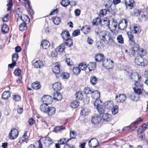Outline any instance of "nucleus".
Returning <instances> with one entry per match:
<instances>
[{
	"mask_svg": "<svg viewBox=\"0 0 148 148\" xmlns=\"http://www.w3.org/2000/svg\"><path fill=\"white\" fill-rule=\"evenodd\" d=\"M53 98L55 100H60L62 98V95L60 92H56L54 93L53 95Z\"/></svg>",
	"mask_w": 148,
	"mask_h": 148,
	"instance_id": "15",
	"label": "nucleus"
},
{
	"mask_svg": "<svg viewBox=\"0 0 148 148\" xmlns=\"http://www.w3.org/2000/svg\"><path fill=\"white\" fill-rule=\"evenodd\" d=\"M77 134L76 132L70 130V138L68 139V141H69L73 139H75L76 137Z\"/></svg>",
	"mask_w": 148,
	"mask_h": 148,
	"instance_id": "37",
	"label": "nucleus"
},
{
	"mask_svg": "<svg viewBox=\"0 0 148 148\" xmlns=\"http://www.w3.org/2000/svg\"><path fill=\"white\" fill-rule=\"evenodd\" d=\"M87 67V65L84 62L81 63L78 66V67L80 70H85Z\"/></svg>",
	"mask_w": 148,
	"mask_h": 148,
	"instance_id": "46",
	"label": "nucleus"
},
{
	"mask_svg": "<svg viewBox=\"0 0 148 148\" xmlns=\"http://www.w3.org/2000/svg\"><path fill=\"white\" fill-rule=\"evenodd\" d=\"M61 36L63 39L66 40L69 38L70 34L68 32L64 31L62 32L61 34Z\"/></svg>",
	"mask_w": 148,
	"mask_h": 148,
	"instance_id": "20",
	"label": "nucleus"
},
{
	"mask_svg": "<svg viewBox=\"0 0 148 148\" xmlns=\"http://www.w3.org/2000/svg\"><path fill=\"white\" fill-rule=\"evenodd\" d=\"M32 87L34 89L37 90L40 88V85L39 82H36L32 84Z\"/></svg>",
	"mask_w": 148,
	"mask_h": 148,
	"instance_id": "38",
	"label": "nucleus"
},
{
	"mask_svg": "<svg viewBox=\"0 0 148 148\" xmlns=\"http://www.w3.org/2000/svg\"><path fill=\"white\" fill-rule=\"evenodd\" d=\"M69 141H68V139L66 140L65 138H63L60 140L59 142L60 144L61 145H63L67 143Z\"/></svg>",
	"mask_w": 148,
	"mask_h": 148,
	"instance_id": "62",
	"label": "nucleus"
},
{
	"mask_svg": "<svg viewBox=\"0 0 148 148\" xmlns=\"http://www.w3.org/2000/svg\"><path fill=\"white\" fill-rule=\"evenodd\" d=\"M50 46L49 42L47 40H43L41 44V46L44 49H47Z\"/></svg>",
	"mask_w": 148,
	"mask_h": 148,
	"instance_id": "29",
	"label": "nucleus"
},
{
	"mask_svg": "<svg viewBox=\"0 0 148 148\" xmlns=\"http://www.w3.org/2000/svg\"><path fill=\"white\" fill-rule=\"evenodd\" d=\"M92 91L89 87L85 88L84 89V93L86 94H91Z\"/></svg>",
	"mask_w": 148,
	"mask_h": 148,
	"instance_id": "55",
	"label": "nucleus"
},
{
	"mask_svg": "<svg viewBox=\"0 0 148 148\" xmlns=\"http://www.w3.org/2000/svg\"><path fill=\"white\" fill-rule=\"evenodd\" d=\"M115 99L118 102L122 103L126 100L127 97L124 94H119L118 95H116Z\"/></svg>",
	"mask_w": 148,
	"mask_h": 148,
	"instance_id": "10",
	"label": "nucleus"
},
{
	"mask_svg": "<svg viewBox=\"0 0 148 148\" xmlns=\"http://www.w3.org/2000/svg\"><path fill=\"white\" fill-rule=\"evenodd\" d=\"M143 119L139 117L138 118L137 120L132 123L131 125V126H132L135 128L134 129L136 128V125H138L140 122L142 121Z\"/></svg>",
	"mask_w": 148,
	"mask_h": 148,
	"instance_id": "36",
	"label": "nucleus"
},
{
	"mask_svg": "<svg viewBox=\"0 0 148 148\" xmlns=\"http://www.w3.org/2000/svg\"><path fill=\"white\" fill-rule=\"evenodd\" d=\"M112 33L106 31H102L100 33L101 38L108 44L111 45L114 41L112 37L111 36V34Z\"/></svg>",
	"mask_w": 148,
	"mask_h": 148,
	"instance_id": "3",
	"label": "nucleus"
},
{
	"mask_svg": "<svg viewBox=\"0 0 148 148\" xmlns=\"http://www.w3.org/2000/svg\"><path fill=\"white\" fill-rule=\"evenodd\" d=\"M134 92L136 94L137 96H136L134 93H132L130 95V98L134 101H137L139 99V95L140 94H137L135 92Z\"/></svg>",
	"mask_w": 148,
	"mask_h": 148,
	"instance_id": "33",
	"label": "nucleus"
},
{
	"mask_svg": "<svg viewBox=\"0 0 148 148\" xmlns=\"http://www.w3.org/2000/svg\"><path fill=\"white\" fill-rule=\"evenodd\" d=\"M80 70L78 67H74L73 68V73L75 75H78L80 72Z\"/></svg>",
	"mask_w": 148,
	"mask_h": 148,
	"instance_id": "52",
	"label": "nucleus"
},
{
	"mask_svg": "<svg viewBox=\"0 0 148 148\" xmlns=\"http://www.w3.org/2000/svg\"><path fill=\"white\" fill-rule=\"evenodd\" d=\"M34 66L37 68H40L43 67V63L40 60L36 61L34 64Z\"/></svg>",
	"mask_w": 148,
	"mask_h": 148,
	"instance_id": "28",
	"label": "nucleus"
},
{
	"mask_svg": "<svg viewBox=\"0 0 148 148\" xmlns=\"http://www.w3.org/2000/svg\"><path fill=\"white\" fill-rule=\"evenodd\" d=\"M101 120V118L99 115H95L92 117L91 121V122L95 124H97L99 123Z\"/></svg>",
	"mask_w": 148,
	"mask_h": 148,
	"instance_id": "13",
	"label": "nucleus"
},
{
	"mask_svg": "<svg viewBox=\"0 0 148 148\" xmlns=\"http://www.w3.org/2000/svg\"><path fill=\"white\" fill-rule=\"evenodd\" d=\"M118 42L120 44L123 43V39L121 35L119 36L117 38Z\"/></svg>",
	"mask_w": 148,
	"mask_h": 148,
	"instance_id": "57",
	"label": "nucleus"
},
{
	"mask_svg": "<svg viewBox=\"0 0 148 148\" xmlns=\"http://www.w3.org/2000/svg\"><path fill=\"white\" fill-rule=\"evenodd\" d=\"M21 70L19 68L17 69L14 70V73L16 76H19L21 75Z\"/></svg>",
	"mask_w": 148,
	"mask_h": 148,
	"instance_id": "56",
	"label": "nucleus"
},
{
	"mask_svg": "<svg viewBox=\"0 0 148 148\" xmlns=\"http://www.w3.org/2000/svg\"><path fill=\"white\" fill-rule=\"evenodd\" d=\"M138 51V54L140 56V57H142L144 56L146 54L145 52L144 51L143 49L142 48L140 49L139 48L137 51Z\"/></svg>",
	"mask_w": 148,
	"mask_h": 148,
	"instance_id": "49",
	"label": "nucleus"
},
{
	"mask_svg": "<svg viewBox=\"0 0 148 148\" xmlns=\"http://www.w3.org/2000/svg\"><path fill=\"white\" fill-rule=\"evenodd\" d=\"M18 57V55L17 53L15 52L13 53L12 55V62H16L17 60Z\"/></svg>",
	"mask_w": 148,
	"mask_h": 148,
	"instance_id": "48",
	"label": "nucleus"
},
{
	"mask_svg": "<svg viewBox=\"0 0 148 148\" xmlns=\"http://www.w3.org/2000/svg\"><path fill=\"white\" fill-rule=\"evenodd\" d=\"M60 66L58 64L56 65L53 69V71L55 73L57 74V75H59V73L60 71Z\"/></svg>",
	"mask_w": 148,
	"mask_h": 148,
	"instance_id": "30",
	"label": "nucleus"
},
{
	"mask_svg": "<svg viewBox=\"0 0 148 148\" xmlns=\"http://www.w3.org/2000/svg\"><path fill=\"white\" fill-rule=\"evenodd\" d=\"M112 112L113 115H115L118 112V106L116 105L112 108Z\"/></svg>",
	"mask_w": 148,
	"mask_h": 148,
	"instance_id": "47",
	"label": "nucleus"
},
{
	"mask_svg": "<svg viewBox=\"0 0 148 148\" xmlns=\"http://www.w3.org/2000/svg\"><path fill=\"white\" fill-rule=\"evenodd\" d=\"M102 65L107 69H111L113 67V61L110 59L104 60L103 62Z\"/></svg>",
	"mask_w": 148,
	"mask_h": 148,
	"instance_id": "5",
	"label": "nucleus"
},
{
	"mask_svg": "<svg viewBox=\"0 0 148 148\" xmlns=\"http://www.w3.org/2000/svg\"><path fill=\"white\" fill-rule=\"evenodd\" d=\"M87 67L90 71H91L94 70L96 67V63L95 62H90L87 65Z\"/></svg>",
	"mask_w": 148,
	"mask_h": 148,
	"instance_id": "32",
	"label": "nucleus"
},
{
	"mask_svg": "<svg viewBox=\"0 0 148 148\" xmlns=\"http://www.w3.org/2000/svg\"><path fill=\"white\" fill-rule=\"evenodd\" d=\"M91 95L92 97L95 99H98L100 97V93L97 90L93 91Z\"/></svg>",
	"mask_w": 148,
	"mask_h": 148,
	"instance_id": "19",
	"label": "nucleus"
},
{
	"mask_svg": "<svg viewBox=\"0 0 148 148\" xmlns=\"http://www.w3.org/2000/svg\"><path fill=\"white\" fill-rule=\"evenodd\" d=\"M17 14L18 15V17L17 18V21L18 22L20 20H21L22 21L24 22L26 21L23 19V18H25V19H29V18L27 16V15H21V14H19L17 12Z\"/></svg>",
	"mask_w": 148,
	"mask_h": 148,
	"instance_id": "25",
	"label": "nucleus"
},
{
	"mask_svg": "<svg viewBox=\"0 0 148 148\" xmlns=\"http://www.w3.org/2000/svg\"><path fill=\"white\" fill-rule=\"evenodd\" d=\"M98 81V79L95 76H92L91 77L90 79V82L91 84L93 85H95Z\"/></svg>",
	"mask_w": 148,
	"mask_h": 148,
	"instance_id": "43",
	"label": "nucleus"
},
{
	"mask_svg": "<svg viewBox=\"0 0 148 148\" xmlns=\"http://www.w3.org/2000/svg\"><path fill=\"white\" fill-rule=\"evenodd\" d=\"M148 127V122L144 123L140 126L138 130H140L142 131H144Z\"/></svg>",
	"mask_w": 148,
	"mask_h": 148,
	"instance_id": "51",
	"label": "nucleus"
},
{
	"mask_svg": "<svg viewBox=\"0 0 148 148\" xmlns=\"http://www.w3.org/2000/svg\"><path fill=\"white\" fill-rule=\"evenodd\" d=\"M10 96V94L9 92L7 91L4 92L2 95V97L3 99H7L9 98Z\"/></svg>",
	"mask_w": 148,
	"mask_h": 148,
	"instance_id": "39",
	"label": "nucleus"
},
{
	"mask_svg": "<svg viewBox=\"0 0 148 148\" xmlns=\"http://www.w3.org/2000/svg\"><path fill=\"white\" fill-rule=\"evenodd\" d=\"M138 137L141 140L144 141L145 139V136L144 133L140 130H138L137 131Z\"/></svg>",
	"mask_w": 148,
	"mask_h": 148,
	"instance_id": "24",
	"label": "nucleus"
},
{
	"mask_svg": "<svg viewBox=\"0 0 148 148\" xmlns=\"http://www.w3.org/2000/svg\"><path fill=\"white\" fill-rule=\"evenodd\" d=\"M102 19L101 20L99 17L96 18L93 20L92 24L93 25H98L101 24Z\"/></svg>",
	"mask_w": 148,
	"mask_h": 148,
	"instance_id": "23",
	"label": "nucleus"
},
{
	"mask_svg": "<svg viewBox=\"0 0 148 148\" xmlns=\"http://www.w3.org/2000/svg\"><path fill=\"white\" fill-rule=\"evenodd\" d=\"M70 76L69 73L66 72H63L59 75H56L57 78H58L60 76L63 79H68Z\"/></svg>",
	"mask_w": 148,
	"mask_h": 148,
	"instance_id": "17",
	"label": "nucleus"
},
{
	"mask_svg": "<svg viewBox=\"0 0 148 148\" xmlns=\"http://www.w3.org/2000/svg\"><path fill=\"white\" fill-rule=\"evenodd\" d=\"M102 118L104 121H109L111 119V115L107 113L103 114Z\"/></svg>",
	"mask_w": 148,
	"mask_h": 148,
	"instance_id": "27",
	"label": "nucleus"
},
{
	"mask_svg": "<svg viewBox=\"0 0 148 148\" xmlns=\"http://www.w3.org/2000/svg\"><path fill=\"white\" fill-rule=\"evenodd\" d=\"M80 34V31L79 29H77L74 31L72 35L74 36H77L79 35Z\"/></svg>",
	"mask_w": 148,
	"mask_h": 148,
	"instance_id": "63",
	"label": "nucleus"
},
{
	"mask_svg": "<svg viewBox=\"0 0 148 148\" xmlns=\"http://www.w3.org/2000/svg\"><path fill=\"white\" fill-rule=\"evenodd\" d=\"M127 34L131 45V49L129 50V54L130 55H134L135 52L138 49L139 46L137 44L135 43L133 34L131 33L128 32H127Z\"/></svg>",
	"mask_w": 148,
	"mask_h": 148,
	"instance_id": "2",
	"label": "nucleus"
},
{
	"mask_svg": "<svg viewBox=\"0 0 148 148\" xmlns=\"http://www.w3.org/2000/svg\"><path fill=\"white\" fill-rule=\"evenodd\" d=\"M125 5L126 6L129 7L130 9H132L135 5V3L134 0H129L127 3L126 0H125Z\"/></svg>",
	"mask_w": 148,
	"mask_h": 148,
	"instance_id": "14",
	"label": "nucleus"
},
{
	"mask_svg": "<svg viewBox=\"0 0 148 148\" xmlns=\"http://www.w3.org/2000/svg\"><path fill=\"white\" fill-rule=\"evenodd\" d=\"M117 21L114 19L113 20L110 24H109L108 27L111 30H114L117 27Z\"/></svg>",
	"mask_w": 148,
	"mask_h": 148,
	"instance_id": "16",
	"label": "nucleus"
},
{
	"mask_svg": "<svg viewBox=\"0 0 148 148\" xmlns=\"http://www.w3.org/2000/svg\"><path fill=\"white\" fill-rule=\"evenodd\" d=\"M13 99L15 101H19L21 100V97L18 95H14L12 96Z\"/></svg>",
	"mask_w": 148,
	"mask_h": 148,
	"instance_id": "59",
	"label": "nucleus"
},
{
	"mask_svg": "<svg viewBox=\"0 0 148 148\" xmlns=\"http://www.w3.org/2000/svg\"><path fill=\"white\" fill-rule=\"evenodd\" d=\"M43 104H42L48 105L51 104L52 102V97L49 95H45L44 96L42 99Z\"/></svg>",
	"mask_w": 148,
	"mask_h": 148,
	"instance_id": "9",
	"label": "nucleus"
},
{
	"mask_svg": "<svg viewBox=\"0 0 148 148\" xmlns=\"http://www.w3.org/2000/svg\"><path fill=\"white\" fill-rule=\"evenodd\" d=\"M131 78L135 81L134 87H133L134 92L137 94H140L142 92L141 89L142 85L140 83L141 77L137 73L134 72L130 75Z\"/></svg>",
	"mask_w": 148,
	"mask_h": 148,
	"instance_id": "1",
	"label": "nucleus"
},
{
	"mask_svg": "<svg viewBox=\"0 0 148 148\" xmlns=\"http://www.w3.org/2000/svg\"><path fill=\"white\" fill-rule=\"evenodd\" d=\"M65 62L68 65L71 66L73 65V62L70 58H67L65 60Z\"/></svg>",
	"mask_w": 148,
	"mask_h": 148,
	"instance_id": "60",
	"label": "nucleus"
},
{
	"mask_svg": "<svg viewBox=\"0 0 148 148\" xmlns=\"http://www.w3.org/2000/svg\"><path fill=\"white\" fill-rule=\"evenodd\" d=\"M104 106L107 109H111L114 106L113 102L112 101L106 102L104 103Z\"/></svg>",
	"mask_w": 148,
	"mask_h": 148,
	"instance_id": "26",
	"label": "nucleus"
},
{
	"mask_svg": "<svg viewBox=\"0 0 148 148\" xmlns=\"http://www.w3.org/2000/svg\"><path fill=\"white\" fill-rule=\"evenodd\" d=\"M65 49V45L64 44H61L59 46L57 47L56 51H57L62 52Z\"/></svg>",
	"mask_w": 148,
	"mask_h": 148,
	"instance_id": "41",
	"label": "nucleus"
},
{
	"mask_svg": "<svg viewBox=\"0 0 148 148\" xmlns=\"http://www.w3.org/2000/svg\"><path fill=\"white\" fill-rule=\"evenodd\" d=\"M66 129L65 127L61 125L59 126H56L54 127L53 131V132L58 133V132H61L62 131Z\"/></svg>",
	"mask_w": 148,
	"mask_h": 148,
	"instance_id": "22",
	"label": "nucleus"
},
{
	"mask_svg": "<svg viewBox=\"0 0 148 148\" xmlns=\"http://www.w3.org/2000/svg\"><path fill=\"white\" fill-rule=\"evenodd\" d=\"M40 109L41 112L49 116L54 115L56 111V108L54 107H50L45 104L41 105Z\"/></svg>",
	"mask_w": 148,
	"mask_h": 148,
	"instance_id": "4",
	"label": "nucleus"
},
{
	"mask_svg": "<svg viewBox=\"0 0 148 148\" xmlns=\"http://www.w3.org/2000/svg\"><path fill=\"white\" fill-rule=\"evenodd\" d=\"M70 3L69 0H62L61 3V5L64 7H66L68 6Z\"/></svg>",
	"mask_w": 148,
	"mask_h": 148,
	"instance_id": "53",
	"label": "nucleus"
},
{
	"mask_svg": "<svg viewBox=\"0 0 148 148\" xmlns=\"http://www.w3.org/2000/svg\"><path fill=\"white\" fill-rule=\"evenodd\" d=\"M9 30L8 26L5 24H3L1 27V31L3 34L6 33Z\"/></svg>",
	"mask_w": 148,
	"mask_h": 148,
	"instance_id": "42",
	"label": "nucleus"
},
{
	"mask_svg": "<svg viewBox=\"0 0 148 148\" xmlns=\"http://www.w3.org/2000/svg\"><path fill=\"white\" fill-rule=\"evenodd\" d=\"M52 19L54 24L56 25H59L61 22L60 18L58 17H53L52 18Z\"/></svg>",
	"mask_w": 148,
	"mask_h": 148,
	"instance_id": "35",
	"label": "nucleus"
},
{
	"mask_svg": "<svg viewBox=\"0 0 148 148\" xmlns=\"http://www.w3.org/2000/svg\"><path fill=\"white\" fill-rule=\"evenodd\" d=\"M135 62L138 65L145 66L147 64L145 60H143L142 57L137 56L135 58Z\"/></svg>",
	"mask_w": 148,
	"mask_h": 148,
	"instance_id": "8",
	"label": "nucleus"
},
{
	"mask_svg": "<svg viewBox=\"0 0 148 148\" xmlns=\"http://www.w3.org/2000/svg\"><path fill=\"white\" fill-rule=\"evenodd\" d=\"M132 31L134 34H138L141 31V27L139 26H134Z\"/></svg>",
	"mask_w": 148,
	"mask_h": 148,
	"instance_id": "34",
	"label": "nucleus"
},
{
	"mask_svg": "<svg viewBox=\"0 0 148 148\" xmlns=\"http://www.w3.org/2000/svg\"><path fill=\"white\" fill-rule=\"evenodd\" d=\"M79 102L77 101H74L70 104L71 107L73 108H76L78 106Z\"/></svg>",
	"mask_w": 148,
	"mask_h": 148,
	"instance_id": "45",
	"label": "nucleus"
},
{
	"mask_svg": "<svg viewBox=\"0 0 148 148\" xmlns=\"http://www.w3.org/2000/svg\"><path fill=\"white\" fill-rule=\"evenodd\" d=\"M53 89L57 92L62 89L61 85L58 82H56L53 85Z\"/></svg>",
	"mask_w": 148,
	"mask_h": 148,
	"instance_id": "21",
	"label": "nucleus"
},
{
	"mask_svg": "<svg viewBox=\"0 0 148 148\" xmlns=\"http://www.w3.org/2000/svg\"><path fill=\"white\" fill-rule=\"evenodd\" d=\"M104 57L103 55L102 54H97L95 56V60L97 62L104 61Z\"/></svg>",
	"mask_w": 148,
	"mask_h": 148,
	"instance_id": "18",
	"label": "nucleus"
},
{
	"mask_svg": "<svg viewBox=\"0 0 148 148\" xmlns=\"http://www.w3.org/2000/svg\"><path fill=\"white\" fill-rule=\"evenodd\" d=\"M99 144L98 140L95 138L91 139L88 141L89 146L92 148H95L97 147Z\"/></svg>",
	"mask_w": 148,
	"mask_h": 148,
	"instance_id": "11",
	"label": "nucleus"
},
{
	"mask_svg": "<svg viewBox=\"0 0 148 148\" xmlns=\"http://www.w3.org/2000/svg\"><path fill=\"white\" fill-rule=\"evenodd\" d=\"M89 112V110L87 108H83L81 111V114L82 115L85 116L87 115L88 113Z\"/></svg>",
	"mask_w": 148,
	"mask_h": 148,
	"instance_id": "54",
	"label": "nucleus"
},
{
	"mask_svg": "<svg viewBox=\"0 0 148 148\" xmlns=\"http://www.w3.org/2000/svg\"><path fill=\"white\" fill-rule=\"evenodd\" d=\"M27 28V24L25 21L23 22V23H21L19 26V29L21 31H23L26 29Z\"/></svg>",
	"mask_w": 148,
	"mask_h": 148,
	"instance_id": "31",
	"label": "nucleus"
},
{
	"mask_svg": "<svg viewBox=\"0 0 148 148\" xmlns=\"http://www.w3.org/2000/svg\"><path fill=\"white\" fill-rule=\"evenodd\" d=\"M90 30V28L87 26H83L81 29V30L84 33L87 34L88 33Z\"/></svg>",
	"mask_w": 148,
	"mask_h": 148,
	"instance_id": "40",
	"label": "nucleus"
},
{
	"mask_svg": "<svg viewBox=\"0 0 148 148\" xmlns=\"http://www.w3.org/2000/svg\"><path fill=\"white\" fill-rule=\"evenodd\" d=\"M9 15L8 14H6L2 18V20L3 22H7L8 21Z\"/></svg>",
	"mask_w": 148,
	"mask_h": 148,
	"instance_id": "64",
	"label": "nucleus"
},
{
	"mask_svg": "<svg viewBox=\"0 0 148 148\" xmlns=\"http://www.w3.org/2000/svg\"><path fill=\"white\" fill-rule=\"evenodd\" d=\"M103 23L106 25V26L109 27L110 24V21L108 20V19L106 18H104L103 19Z\"/></svg>",
	"mask_w": 148,
	"mask_h": 148,
	"instance_id": "58",
	"label": "nucleus"
},
{
	"mask_svg": "<svg viewBox=\"0 0 148 148\" xmlns=\"http://www.w3.org/2000/svg\"><path fill=\"white\" fill-rule=\"evenodd\" d=\"M10 1L8 2L7 5L8 8H7V10L8 11H10L11 9V8L12 5V0H10Z\"/></svg>",
	"mask_w": 148,
	"mask_h": 148,
	"instance_id": "61",
	"label": "nucleus"
},
{
	"mask_svg": "<svg viewBox=\"0 0 148 148\" xmlns=\"http://www.w3.org/2000/svg\"><path fill=\"white\" fill-rule=\"evenodd\" d=\"M127 21L125 19H123L119 25V28L121 30L125 29L127 27Z\"/></svg>",
	"mask_w": 148,
	"mask_h": 148,
	"instance_id": "12",
	"label": "nucleus"
},
{
	"mask_svg": "<svg viewBox=\"0 0 148 148\" xmlns=\"http://www.w3.org/2000/svg\"><path fill=\"white\" fill-rule=\"evenodd\" d=\"M75 96L77 99H81L83 98L82 93L81 92H77L75 94Z\"/></svg>",
	"mask_w": 148,
	"mask_h": 148,
	"instance_id": "44",
	"label": "nucleus"
},
{
	"mask_svg": "<svg viewBox=\"0 0 148 148\" xmlns=\"http://www.w3.org/2000/svg\"><path fill=\"white\" fill-rule=\"evenodd\" d=\"M19 132L18 130L14 128L11 130L9 134V137L10 139L14 140L16 138L18 135Z\"/></svg>",
	"mask_w": 148,
	"mask_h": 148,
	"instance_id": "7",
	"label": "nucleus"
},
{
	"mask_svg": "<svg viewBox=\"0 0 148 148\" xmlns=\"http://www.w3.org/2000/svg\"><path fill=\"white\" fill-rule=\"evenodd\" d=\"M66 40L65 44L66 46L71 47L73 45V41L71 38H69Z\"/></svg>",
	"mask_w": 148,
	"mask_h": 148,
	"instance_id": "50",
	"label": "nucleus"
},
{
	"mask_svg": "<svg viewBox=\"0 0 148 148\" xmlns=\"http://www.w3.org/2000/svg\"><path fill=\"white\" fill-rule=\"evenodd\" d=\"M96 100L94 103V106L98 110L100 114H102L104 113V111L103 109L101 108L100 104L101 103V100L99 99Z\"/></svg>",
	"mask_w": 148,
	"mask_h": 148,
	"instance_id": "6",
	"label": "nucleus"
}]
</instances>
